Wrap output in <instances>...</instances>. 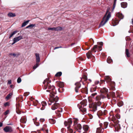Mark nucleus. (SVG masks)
Returning <instances> with one entry per match:
<instances>
[{"instance_id": "nucleus-21", "label": "nucleus", "mask_w": 133, "mask_h": 133, "mask_svg": "<svg viewBox=\"0 0 133 133\" xmlns=\"http://www.w3.org/2000/svg\"><path fill=\"white\" fill-rule=\"evenodd\" d=\"M8 16L10 17H13L16 16L15 14L11 12H9L8 14Z\"/></svg>"}, {"instance_id": "nucleus-23", "label": "nucleus", "mask_w": 133, "mask_h": 133, "mask_svg": "<svg viewBox=\"0 0 133 133\" xmlns=\"http://www.w3.org/2000/svg\"><path fill=\"white\" fill-rule=\"evenodd\" d=\"M97 87V86L95 87L93 85V87L91 88V92H93L95 91H96V88Z\"/></svg>"}, {"instance_id": "nucleus-22", "label": "nucleus", "mask_w": 133, "mask_h": 133, "mask_svg": "<svg viewBox=\"0 0 133 133\" xmlns=\"http://www.w3.org/2000/svg\"><path fill=\"white\" fill-rule=\"evenodd\" d=\"M87 88H83L81 90V91L83 93H85L86 94H87L88 92H87Z\"/></svg>"}, {"instance_id": "nucleus-11", "label": "nucleus", "mask_w": 133, "mask_h": 133, "mask_svg": "<svg viewBox=\"0 0 133 133\" xmlns=\"http://www.w3.org/2000/svg\"><path fill=\"white\" fill-rule=\"evenodd\" d=\"M116 16L120 19H122L124 17V16L120 12H118L116 14Z\"/></svg>"}, {"instance_id": "nucleus-17", "label": "nucleus", "mask_w": 133, "mask_h": 133, "mask_svg": "<svg viewBox=\"0 0 133 133\" xmlns=\"http://www.w3.org/2000/svg\"><path fill=\"white\" fill-rule=\"evenodd\" d=\"M13 95L12 93H10L8 94L5 97V99L6 101H7L9 98H10Z\"/></svg>"}, {"instance_id": "nucleus-63", "label": "nucleus", "mask_w": 133, "mask_h": 133, "mask_svg": "<svg viewBox=\"0 0 133 133\" xmlns=\"http://www.w3.org/2000/svg\"><path fill=\"white\" fill-rule=\"evenodd\" d=\"M59 48V47H55L54 49H58V48Z\"/></svg>"}, {"instance_id": "nucleus-38", "label": "nucleus", "mask_w": 133, "mask_h": 133, "mask_svg": "<svg viewBox=\"0 0 133 133\" xmlns=\"http://www.w3.org/2000/svg\"><path fill=\"white\" fill-rule=\"evenodd\" d=\"M21 78L20 77H19L17 79V82L18 83H19L21 82Z\"/></svg>"}, {"instance_id": "nucleus-47", "label": "nucleus", "mask_w": 133, "mask_h": 133, "mask_svg": "<svg viewBox=\"0 0 133 133\" xmlns=\"http://www.w3.org/2000/svg\"><path fill=\"white\" fill-rule=\"evenodd\" d=\"M99 83V82L98 81H96L95 82V84L96 85H97Z\"/></svg>"}, {"instance_id": "nucleus-37", "label": "nucleus", "mask_w": 133, "mask_h": 133, "mask_svg": "<svg viewBox=\"0 0 133 133\" xmlns=\"http://www.w3.org/2000/svg\"><path fill=\"white\" fill-rule=\"evenodd\" d=\"M48 30H51L55 31V28H48Z\"/></svg>"}, {"instance_id": "nucleus-9", "label": "nucleus", "mask_w": 133, "mask_h": 133, "mask_svg": "<svg viewBox=\"0 0 133 133\" xmlns=\"http://www.w3.org/2000/svg\"><path fill=\"white\" fill-rule=\"evenodd\" d=\"M108 124V123L107 122H105L103 123V124L101 123L99 124L100 127L102 128V129H106Z\"/></svg>"}, {"instance_id": "nucleus-59", "label": "nucleus", "mask_w": 133, "mask_h": 133, "mask_svg": "<svg viewBox=\"0 0 133 133\" xmlns=\"http://www.w3.org/2000/svg\"><path fill=\"white\" fill-rule=\"evenodd\" d=\"M83 107H84L86 105V104L85 102L83 104Z\"/></svg>"}, {"instance_id": "nucleus-32", "label": "nucleus", "mask_w": 133, "mask_h": 133, "mask_svg": "<svg viewBox=\"0 0 133 133\" xmlns=\"http://www.w3.org/2000/svg\"><path fill=\"white\" fill-rule=\"evenodd\" d=\"M125 53L127 56L128 57H130L129 56V51L128 49H126L125 50Z\"/></svg>"}, {"instance_id": "nucleus-8", "label": "nucleus", "mask_w": 133, "mask_h": 133, "mask_svg": "<svg viewBox=\"0 0 133 133\" xmlns=\"http://www.w3.org/2000/svg\"><path fill=\"white\" fill-rule=\"evenodd\" d=\"M108 91V89L105 88H104L101 90V91L102 93L101 94H103L106 96V95L108 96V94H107Z\"/></svg>"}, {"instance_id": "nucleus-57", "label": "nucleus", "mask_w": 133, "mask_h": 133, "mask_svg": "<svg viewBox=\"0 0 133 133\" xmlns=\"http://www.w3.org/2000/svg\"><path fill=\"white\" fill-rule=\"evenodd\" d=\"M13 35H14L12 33L11 34L9 38H11V37H12L13 36Z\"/></svg>"}, {"instance_id": "nucleus-3", "label": "nucleus", "mask_w": 133, "mask_h": 133, "mask_svg": "<svg viewBox=\"0 0 133 133\" xmlns=\"http://www.w3.org/2000/svg\"><path fill=\"white\" fill-rule=\"evenodd\" d=\"M101 46H97V45H94L92 49V51L94 52H96L97 51H99L102 50V46L103 45V43L102 42L100 43L99 44Z\"/></svg>"}, {"instance_id": "nucleus-41", "label": "nucleus", "mask_w": 133, "mask_h": 133, "mask_svg": "<svg viewBox=\"0 0 133 133\" xmlns=\"http://www.w3.org/2000/svg\"><path fill=\"white\" fill-rule=\"evenodd\" d=\"M9 112V110H7L6 111H5L4 113V115H6L8 114Z\"/></svg>"}, {"instance_id": "nucleus-34", "label": "nucleus", "mask_w": 133, "mask_h": 133, "mask_svg": "<svg viewBox=\"0 0 133 133\" xmlns=\"http://www.w3.org/2000/svg\"><path fill=\"white\" fill-rule=\"evenodd\" d=\"M123 102L122 101H119L118 104V105L119 107H121L123 105Z\"/></svg>"}, {"instance_id": "nucleus-30", "label": "nucleus", "mask_w": 133, "mask_h": 133, "mask_svg": "<svg viewBox=\"0 0 133 133\" xmlns=\"http://www.w3.org/2000/svg\"><path fill=\"white\" fill-rule=\"evenodd\" d=\"M89 127L87 125H85L83 127V129L85 131H87Z\"/></svg>"}, {"instance_id": "nucleus-58", "label": "nucleus", "mask_w": 133, "mask_h": 133, "mask_svg": "<svg viewBox=\"0 0 133 133\" xmlns=\"http://www.w3.org/2000/svg\"><path fill=\"white\" fill-rule=\"evenodd\" d=\"M13 42L12 44V45H13L14 44H15L16 42L13 39Z\"/></svg>"}, {"instance_id": "nucleus-60", "label": "nucleus", "mask_w": 133, "mask_h": 133, "mask_svg": "<svg viewBox=\"0 0 133 133\" xmlns=\"http://www.w3.org/2000/svg\"><path fill=\"white\" fill-rule=\"evenodd\" d=\"M3 126V124L2 123L0 122V127H2Z\"/></svg>"}, {"instance_id": "nucleus-28", "label": "nucleus", "mask_w": 133, "mask_h": 133, "mask_svg": "<svg viewBox=\"0 0 133 133\" xmlns=\"http://www.w3.org/2000/svg\"><path fill=\"white\" fill-rule=\"evenodd\" d=\"M107 62L109 63H110L112 62V59L110 57H108L107 59Z\"/></svg>"}, {"instance_id": "nucleus-48", "label": "nucleus", "mask_w": 133, "mask_h": 133, "mask_svg": "<svg viewBox=\"0 0 133 133\" xmlns=\"http://www.w3.org/2000/svg\"><path fill=\"white\" fill-rule=\"evenodd\" d=\"M112 95L113 97H114V96H116V95L115 94V93L114 92H113L112 93Z\"/></svg>"}, {"instance_id": "nucleus-20", "label": "nucleus", "mask_w": 133, "mask_h": 133, "mask_svg": "<svg viewBox=\"0 0 133 133\" xmlns=\"http://www.w3.org/2000/svg\"><path fill=\"white\" fill-rule=\"evenodd\" d=\"M127 3L126 2H122L121 3V7L123 8H125L127 6Z\"/></svg>"}, {"instance_id": "nucleus-49", "label": "nucleus", "mask_w": 133, "mask_h": 133, "mask_svg": "<svg viewBox=\"0 0 133 133\" xmlns=\"http://www.w3.org/2000/svg\"><path fill=\"white\" fill-rule=\"evenodd\" d=\"M11 83V81L10 80H9L8 81V84H10Z\"/></svg>"}, {"instance_id": "nucleus-13", "label": "nucleus", "mask_w": 133, "mask_h": 133, "mask_svg": "<svg viewBox=\"0 0 133 133\" xmlns=\"http://www.w3.org/2000/svg\"><path fill=\"white\" fill-rule=\"evenodd\" d=\"M46 105V103L44 101L42 102H41V105L42 107L41 108V109L42 110H44Z\"/></svg>"}, {"instance_id": "nucleus-1", "label": "nucleus", "mask_w": 133, "mask_h": 133, "mask_svg": "<svg viewBox=\"0 0 133 133\" xmlns=\"http://www.w3.org/2000/svg\"><path fill=\"white\" fill-rule=\"evenodd\" d=\"M50 83V81L48 79L46 78L45 80L43 83L44 85L43 88L44 89H48L46 91L50 93V96L51 98L49 99L48 103L49 105L52 104V103H53L51 108L52 110H54L57 109L59 106V104L57 103L58 101V98L57 96H55V95L56 93L55 87L53 85L51 86L49 84Z\"/></svg>"}, {"instance_id": "nucleus-33", "label": "nucleus", "mask_w": 133, "mask_h": 133, "mask_svg": "<svg viewBox=\"0 0 133 133\" xmlns=\"http://www.w3.org/2000/svg\"><path fill=\"white\" fill-rule=\"evenodd\" d=\"M116 1H114V4L113 5V8H112V11H114V9L115 8L116 4Z\"/></svg>"}, {"instance_id": "nucleus-15", "label": "nucleus", "mask_w": 133, "mask_h": 133, "mask_svg": "<svg viewBox=\"0 0 133 133\" xmlns=\"http://www.w3.org/2000/svg\"><path fill=\"white\" fill-rule=\"evenodd\" d=\"M22 39V37L21 36H19L17 37L14 38L13 39L16 42Z\"/></svg>"}, {"instance_id": "nucleus-45", "label": "nucleus", "mask_w": 133, "mask_h": 133, "mask_svg": "<svg viewBox=\"0 0 133 133\" xmlns=\"http://www.w3.org/2000/svg\"><path fill=\"white\" fill-rule=\"evenodd\" d=\"M97 95V93L96 92H94L91 94V96L92 97H94V96L96 95Z\"/></svg>"}, {"instance_id": "nucleus-56", "label": "nucleus", "mask_w": 133, "mask_h": 133, "mask_svg": "<svg viewBox=\"0 0 133 133\" xmlns=\"http://www.w3.org/2000/svg\"><path fill=\"white\" fill-rule=\"evenodd\" d=\"M115 23L116 24H113V26H115V25H117V24H118V23H116V22H115Z\"/></svg>"}, {"instance_id": "nucleus-27", "label": "nucleus", "mask_w": 133, "mask_h": 133, "mask_svg": "<svg viewBox=\"0 0 133 133\" xmlns=\"http://www.w3.org/2000/svg\"><path fill=\"white\" fill-rule=\"evenodd\" d=\"M103 130L102 128H97V129L96 131L97 132L100 133L103 131Z\"/></svg>"}, {"instance_id": "nucleus-44", "label": "nucleus", "mask_w": 133, "mask_h": 133, "mask_svg": "<svg viewBox=\"0 0 133 133\" xmlns=\"http://www.w3.org/2000/svg\"><path fill=\"white\" fill-rule=\"evenodd\" d=\"M34 122L35 124L37 126H38L39 125V123L38 122H35V121H34Z\"/></svg>"}, {"instance_id": "nucleus-54", "label": "nucleus", "mask_w": 133, "mask_h": 133, "mask_svg": "<svg viewBox=\"0 0 133 133\" xmlns=\"http://www.w3.org/2000/svg\"><path fill=\"white\" fill-rule=\"evenodd\" d=\"M77 122H76V121H74V125L75 126L76 125V124H77Z\"/></svg>"}, {"instance_id": "nucleus-36", "label": "nucleus", "mask_w": 133, "mask_h": 133, "mask_svg": "<svg viewBox=\"0 0 133 133\" xmlns=\"http://www.w3.org/2000/svg\"><path fill=\"white\" fill-rule=\"evenodd\" d=\"M80 110L82 112H85L86 111V109L85 108H82L81 109H80Z\"/></svg>"}, {"instance_id": "nucleus-5", "label": "nucleus", "mask_w": 133, "mask_h": 133, "mask_svg": "<svg viewBox=\"0 0 133 133\" xmlns=\"http://www.w3.org/2000/svg\"><path fill=\"white\" fill-rule=\"evenodd\" d=\"M72 123V121L71 119L69 118L67 121H65L64 122V124L66 127H68L69 128L70 127Z\"/></svg>"}, {"instance_id": "nucleus-29", "label": "nucleus", "mask_w": 133, "mask_h": 133, "mask_svg": "<svg viewBox=\"0 0 133 133\" xmlns=\"http://www.w3.org/2000/svg\"><path fill=\"white\" fill-rule=\"evenodd\" d=\"M62 74V73L61 72H57L55 75L56 76H60Z\"/></svg>"}, {"instance_id": "nucleus-39", "label": "nucleus", "mask_w": 133, "mask_h": 133, "mask_svg": "<svg viewBox=\"0 0 133 133\" xmlns=\"http://www.w3.org/2000/svg\"><path fill=\"white\" fill-rule=\"evenodd\" d=\"M4 107L9 106V102H7L4 103Z\"/></svg>"}, {"instance_id": "nucleus-35", "label": "nucleus", "mask_w": 133, "mask_h": 133, "mask_svg": "<svg viewBox=\"0 0 133 133\" xmlns=\"http://www.w3.org/2000/svg\"><path fill=\"white\" fill-rule=\"evenodd\" d=\"M97 106H95L93 107L92 109V110H91L94 111H95L97 110Z\"/></svg>"}, {"instance_id": "nucleus-40", "label": "nucleus", "mask_w": 133, "mask_h": 133, "mask_svg": "<svg viewBox=\"0 0 133 133\" xmlns=\"http://www.w3.org/2000/svg\"><path fill=\"white\" fill-rule=\"evenodd\" d=\"M29 92H26L24 93V95L25 96H27L29 95Z\"/></svg>"}, {"instance_id": "nucleus-55", "label": "nucleus", "mask_w": 133, "mask_h": 133, "mask_svg": "<svg viewBox=\"0 0 133 133\" xmlns=\"http://www.w3.org/2000/svg\"><path fill=\"white\" fill-rule=\"evenodd\" d=\"M36 62V66H37V67H38L39 66V62Z\"/></svg>"}, {"instance_id": "nucleus-12", "label": "nucleus", "mask_w": 133, "mask_h": 133, "mask_svg": "<svg viewBox=\"0 0 133 133\" xmlns=\"http://www.w3.org/2000/svg\"><path fill=\"white\" fill-rule=\"evenodd\" d=\"M87 57L88 59H90L92 57V54L91 51H89L86 54Z\"/></svg>"}, {"instance_id": "nucleus-18", "label": "nucleus", "mask_w": 133, "mask_h": 133, "mask_svg": "<svg viewBox=\"0 0 133 133\" xmlns=\"http://www.w3.org/2000/svg\"><path fill=\"white\" fill-rule=\"evenodd\" d=\"M67 128L68 129L67 132L68 133H75V131L73 132L72 129L70 128V127L69 128L68 127Z\"/></svg>"}, {"instance_id": "nucleus-10", "label": "nucleus", "mask_w": 133, "mask_h": 133, "mask_svg": "<svg viewBox=\"0 0 133 133\" xmlns=\"http://www.w3.org/2000/svg\"><path fill=\"white\" fill-rule=\"evenodd\" d=\"M4 130L5 132H11L12 131L11 127L9 126H6L3 129Z\"/></svg>"}, {"instance_id": "nucleus-51", "label": "nucleus", "mask_w": 133, "mask_h": 133, "mask_svg": "<svg viewBox=\"0 0 133 133\" xmlns=\"http://www.w3.org/2000/svg\"><path fill=\"white\" fill-rule=\"evenodd\" d=\"M45 121V120L44 119H41L40 120V121L41 122H44Z\"/></svg>"}, {"instance_id": "nucleus-53", "label": "nucleus", "mask_w": 133, "mask_h": 133, "mask_svg": "<svg viewBox=\"0 0 133 133\" xmlns=\"http://www.w3.org/2000/svg\"><path fill=\"white\" fill-rule=\"evenodd\" d=\"M17 32V31L16 30L14 31L12 33L14 35L16 34Z\"/></svg>"}, {"instance_id": "nucleus-25", "label": "nucleus", "mask_w": 133, "mask_h": 133, "mask_svg": "<svg viewBox=\"0 0 133 133\" xmlns=\"http://www.w3.org/2000/svg\"><path fill=\"white\" fill-rule=\"evenodd\" d=\"M30 21L29 20H27L25 22H24L22 24V27H23L25 26L27 24V23Z\"/></svg>"}, {"instance_id": "nucleus-52", "label": "nucleus", "mask_w": 133, "mask_h": 133, "mask_svg": "<svg viewBox=\"0 0 133 133\" xmlns=\"http://www.w3.org/2000/svg\"><path fill=\"white\" fill-rule=\"evenodd\" d=\"M37 67V66L35 65L33 67V69H35Z\"/></svg>"}, {"instance_id": "nucleus-26", "label": "nucleus", "mask_w": 133, "mask_h": 133, "mask_svg": "<svg viewBox=\"0 0 133 133\" xmlns=\"http://www.w3.org/2000/svg\"><path fill=\"white\" fill-rule=\"evenodd\" d=\"M49 121V122L52 124H54L56 122L53 119H50Z\"/></svg>"}, {"instance_id": "nucleus-4", "label": "nucleus", "mask_w": 133, "mask_h": 133, "mask_svg": "<svg viewBox=\"0 0 133 133\" xmlns=\"http://www.w3.org/2000/svg\"><path fill=\"white\" fill-rule=\"evenodd\" d=\"M105 98L106 96L104 95L103 94H101L100 96H97L96 97L95 99L96 101H97V103H98V105H99L101 104V102L100 101V100L101 99H103Z\"/></svg>"}, {"instance_id": "nucleus-50", "label": "nucleus", "mask_w": 133, "mask_h": 133, "mask_svg": "<svg viewBox=\"0 0 133 133\" xmlns=\"http://www.w3.org/2000/svg\"><path fill=\"white\" fill-rule=\"evenodd\" d=\"M10 55H13L14 56H15L16 55L15 53H10Z\"/></svg>"}, {"instance_id": "nucleus-31", "label": "nucleus", "mask_w": 133, "mask_h": 133, "mask_svg": "<svg viewBox=\"0 0 133 133\" xmlns=\"http://www.w3.org/2000/svg\"><path fill=\"white\" fill-rule=\"evenodd\" d=\"M35 24H30L26 27V28H33L35 26Z\"/></svg>"}, {"instance_id": "nucleus-61", "label": "nucleus", "mask_w": 133, "mask_h": 133, "mask_svg": "<svg viewBox=\"0 0 133 133\" xmlns=\"http://www.w3.org/2000/svg\"><path fill=\"white\" fill-rule=\"evenodd\" d=\"M55 31H58L57 27L55 28Z\"/></svg>"}, {"instance_id": "nucleus-6", "label": "nucleus", "mask_w": 133, "mask_h": 133, "mask_svg": "<svg viewBox=\"0 0 133 133\" xmlns=\"http://www.w3.org/2000/svg\"><path fill=\"white\" fill-rule=\"evenodd\" d=\"M76 87L75 88L76 92H78L79 91V89L81 87V84L79 82H77L75 83Z\"/></svg>"}, {"instance_id": "nucleus-16", "label": "nucleus", "mask_w": 133, "mask_h": 133, "mask_svg": "<svg viewBox=\"0 0 133 133\" xmlns=\"http://www.w3.org/2000/svg\"><path fill=\"white\" fill-rule=\"evenodd\" d=\"M35 55L36 57V62H39L40 58L39 54L36 53L35 54Z\"/></svg>"}, {"instance_id": "nucleus-64", "label": "nucleus", "mask_w": 133, "mask_h": 133, "mask_svg": "<svg viewBox=\"0 0 133 133\" xmlns=\"http://www.w3.org/2000/svg\"><path fill=\"white\" fill-rule=\"evenodd\" d=\"M132 24L133 25V19H132Z\"/></svg>"}, {"instance_id": "nucleus-7", "label": "nucleus", "mask_w": 133, "mask_h": 133, "mask_svg": "<svg viewBox=\"0 0 133 133\" xmlns=\"http://www.w3.org/2000/svg\"><path fill=\"white\" fill-rule=\"evenodd\" d=\"M75 129L76 130H77L80 132L81 131V129H82V127L81 125L79 124H76V125L75 126Z\"/></svg>"}, {"instance_id": "nucleus-19", "label": "nucleus", "mask_w": 133, "mask_h": 133, "mask_svg": "<svg viewBox=\"0 0 133 133\" xmlns=\"http://www.w3.org/2000/svg\"><path fill=\"white\" fill-rule=\"evenodd\" d=\"M57 83L58 85L60 88H62L64 85L63 83L62 82H58Z\"/></svg>"}, {"instance_id": "nucleus-43", "label": "nucleus", "mask_w": 133, "mask_h": 133, "mask_svg": "<svg viewBox=\"0 0 133 133\" xmlns=\"http://www.w3.org/2000/svg\"><path fill=\"white\" fill-rule=\"evenodd\" d=\"M62 28L61 27H60V26L57 27L58 31L61 30H62Z\"/></svg>"}, {"instance_id": "nucleus-2", "label": "nucleus", "mask_w": 133, "mask_h": 133, "mask_svg": "<svg viewBox=\"0 0 133 133\" xmlns=\"http://www.w3.org/2000/svg\"><path fill=\"white\" fill-rule=\"evenodd\" d=\"M110 9V7L108 8L106 13L103 17L102 21L99 25V28L104 25L111 17V13L109 12Z\"/></svg>"}, {"instance_id": "nucleus-42", "label": "nucleus", "mask_w": 133, "mask_h": 133, "mask_svg": "<svg viewBox=\"0 0 133 133\" xmlns=\"http://www.w3.org/2000/svg\"><path fill=\"white\" fill-rule=\"evenodd\" d=\"M116 118L118 119H119L120 118V115L119 114H116Z\"/></svg>"}, {"instance_id": "nucleus-62", "label": "nucleus", "mask_w": 133, "mask_h": 133, "mask_svg": "<svg viewBox=\"0 0 133 133\" xmlns=\"http://www.w3.org/2000/svg\"><path fill=\"white\" fill-rule=\"evenodd\" d=\"M48 129H46L45 130V131L46 133H48Z\"/></svg>"}, {"instance_id": "nucleus-24", "label": "nucleus", "mask_w": 133, "mask_h": 133, "mask_svg": "<svg viewBox=\"0 0 133 133\" xmlns=\"http://www.w3.org/2000/svg\"><path fill=\"white\" fill-rule=\"evenodd\" d=\"M20 121L21 122L25 123L26 122V119L25 117H23L21 119Z\"/></svg>"}, {"instance_id": "nucleus-14", "label": "nucleus", "mask_w": 133, "mask_h": 133, "mask_svg": "<svg viewBox=\"0 0 133 133\" xmlns=\"http://www.w3.org/2000/svg\"><path fill=\"white\" fill-rule=\"evenodd\" d=\"M105 79L107 83H110L111 82V79L109 76H105Z\"/></svg>"}, {"instance_id": "nucleus-46", "label": "nucleus", "mask_w": 133, "mask_h": 133, "mask_svg": "<svg viewBox=\"0 0 133 133\" xmlns=\"http://www.w3.org/2000/svg\"><path fill=\"white\" fill-rule=\"evenodd\" d=\"M58 111L59 112H62V108H59V109L58 110Z\"/></svg>"}]
</instances>
